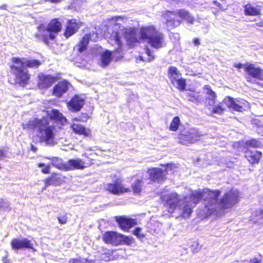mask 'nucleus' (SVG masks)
<instances>
[{"mask_svg": "<svg viewBox=\"0 0 263 263\" xmlns=\"http://www.w3.org/2000/svg\"><path fill=\"white\" fill-rule=\"evenodd\" d=\"M221 192L220 190H203L192 191L189 197L190 201L195 205L202 199L205 202L203 215L204 217L226 209H231L239 201L240 193L238 190L231 189L225 192L218 200Z\"/></svg>", "mask_w": 263, "mask_h": 263, "instance_id": "nucleus-1", "label": "nucleus"}, {"mask_svg": "<svg viewBox=\"0 0 263 263\" xmlns=\"http://www.w3.org/2000/svg\"><path fill=\"white\" fill-rule=\"evenodd\" d=\"M48 120L45 118L41 119L33 118L27 122L22 124V127L25 130L36 129L40 133L45 132V135L41 137V140L46 144L53 145L54 144L53 126H49Z\"/></svg>", "mask_w": 263, "mask_h": 263, "instance_id": "nucleus-2", "label": "nucleus"}, {"mask_svg": "<svg viewBox=\"0 0 263 263\" xmlns=\"http://www.w3.org/2000/svg\"><path fill=\"white\" fill-rule=\"evenodd\" d=\"M166 27L169 29H175L179 26L182 21H185L190 24H193L195 18L187 10L179 9L176 10H166L162 13Z\"/></svg>", "mask_w": 263, "mask_h": 263, "instance_id": "nucleus-3", "label": "nucleus"}, {"mask_svg": "<svg viewBox=\"0 0 263 263\" xmlns=\"http://www.w3.org/2000/svg\"><path fill=\"white\" fill-rule=\"evenodd\" d=\"M62 24L59 18H52L47 26H45L43 24L38 26V33L36 36L45 44L49 45V41L54 40L57 35L62 31Z\"/></svg>", "mask_w": 263, "mask_h": 263, "instance_id": "nucleus-4", "label": "nucleus"}, {"mask_svg": "<svg viewBox=\"0 0 263 263\" xmlns=\"http://www.w3.org/2000/svg\"><path fill=\"white\" fill-rule=\"evenodd\" d=\"M140 39L146 40L152 47L156 49L162 48L165 44L163 34L153 25L141 27Z\"/></svg>", "mask_w": 263, "mask_h": 263, "instance_id": "nucleus-5", "label": "nucleus"}, {"mask_svg": "<svg viewBox=\"0 0 263 263\" xmlns=\"http://www.w3.org/2000/svg\"><path fill=\"white\" fill-rule=\"evenodd\" d=\"M16 65L12 63L9 67L14 76L15 83L20 86L24 87L29 83L31 74L27 69L19 67Z\"/></svg>", "mask_w": 263, "mask_h": 263, "instance_id": "nucleus-6", "label": "nucleus"}, {"mask_svg": "<svg viewBox=\"0 0 263 263\" xmlns=\"http://www.w3.org/2000/svg\"><path fill=\"white\" fill-rule=\"evenodd\" d=\"M161 200L167 211L173 213L177 208H180L183 200L176 192L164 195L161 197Z\"/></svg>", "mask_w": 263, "mask_h": 263, "instance_id": "nucleus-7", "label": "nucleus"}, {"mask_svg": "<svg viewBox=\"0 0 263 263\" xmlns=\"http://www.w3.org/2000/svg\"><path fill=\"white\" fill-rule=\"evenodd\" d=\"M93 163V160L87 155H84L83 158L80 159H71L66 163V172L76 170H83L90 166Z\"/></svg>", "mask_w": 263, "mask_h": 263, "instance_id": "nucleus-8", "label": "nucleus"}, {"mask_svg": "<svg viewBox=\"0 0 263 263\" xmlns=\"http://www.w3.org/2000/svg\"><path fill=\"white\" fill-rule=\"evenodd\" d=\"M200 135L195 130L181 129L178 134L179 142L183 144L193 143L199 140Z\"/></svg>", "mask_w": 263, "mask_h": 263, "instance_id": "nucleus-9", "label": "nucleus"}, {"mask_svg": "<svg viewBox=\"0 0 263 263\" xmlns=\"http://www.w3.org/2000/svg\"><path fill=\"white\" fill-rule=\"evenodd\" d=\"M83 25V22L80 20L76 18L68 20L63 32V36L66 39H69L76 34Z\"/></svg>", "mask_w": 263, "mask_h": 263, "instance_id": "nucleus-10", "label": "nucleus"}, {"mask_svg": "<svg viewBox=\"0 0 263 263\" xmlns=\"http://www.w3.org/2000/svg\"><path fill=\"white\" fill-rule=\"evenodd\" d=\"M106 191L114 195H120L130 192L129 187H125L120 179H117L111 183L106 184Z\"/></svg>", "mask_w": 263, "mask_h": 263, "instance_id": "nucleus-11", "label": "nucleus"}, {"mask_svg": "<svg viewBox=\"0 0 263 263\" xmlns=\"http://www.w3.org/2000/svg\"><path fill=\"white\" fill-rule=\"evenodd\" d=\"M149 179L153 182L161 183L167 179L168 172L167 169L162 170L159 167H153L147 170Z\"/></svg>", "mask_w": 263, "mask_h": 263, "instance_id": "nucleus-12", "label": "nucleus"}, {"mask_svg": "<svg viewBox=\"0 0 263 263\" xmlns=\"http://www.w3.org/2000/svg\"><path fill=\"white\" fill-rule=\"evenodd\" d=\"M11 61L13 64L19 65L20 67L25 69L37 68L42 64L41 62L39 60H26L24 58L12 57Z\"/></svg>", "mask_w": 263, "mask_h": 263, "instance_id": "nucleus-13", "label": "nucleus"}, {"mask_svg": "<svg viewBox=\"0 0 263 263\" xmlns=\"http://www.w3.org/2000/svg\"><path fill=\"white\" fill-rule=\"evenodd\" d=\"M246 67L245 72L248 76L246 78L248 82H251V78L263 81V69L249 62L246 63Z\"/></svg>", "mask_w": 263, "mask_h": 263, "instance_id": "nucleus-14", "label": "nucleus"}, {"mask_svg": "<svg viewBox=\"0 0 263 263\" xmlns=\"http://www.w3.org/2000/svg\"><path fill=\"white\" fill-rule=\"evenodd\" d=\"M115 219L119 228L125 232H128L130 228L137 224L136 219L128 218L124 215L117 216Z\"/></svg>", "mask_w": 263, "mask_h": 263, "instance_id": "nucleus-15", "label": "nucleus"}, {"mask_svg": "<svg viewBox=\"0 0 263 263\" xmlns=\"http://www.w3.org/2000/svg\"><path fill=\"white\" fill-rule=\"evenodd\" d=\"M85 100L81 95H74L67 103L68 109L72 112H78L83 107Z\"/></svg>", "mask_w": 263, "mask_h": 263, "instance_id": "nucleus-16", "label": "nucleus"}, {"mask_svg": "<svg viewBox=\"0 0 263 263\" xmlns=\"http://www.w3.org/2000/svg\"><path fill=\"white\" fill-rule=\"evenodd\" d=\"M10 245L12 249L14 250L25 249H33V245L31 240L26 238L23 239L13 238L10 241Z\"/></svg>", "mask_w": 263, "mask_h": 263, "instance_id": "nucleus-17", "label": "nucleus"}, {"mask_svg": "<svg viewBox=\"0 0 263 263\" xmlns=\"http://www.w3.org/2000/svg\"><path fill=\"white\" fill-rule=\"evenodd\" d=\"M226 106L233 111L242 112L245 109L247 101L243 100H239L234 99L228 96L226 98Z\"/></svg>", "mask_w": 263, "mask_h": 263, "instance_id": "nucleus-18", "label": "nucleus"}, {"mask_svg": "<svg viewBox=\"0 0 263 263\" xmlns=\"http://www.w3.org/2000/svg\"><path fill=\"white\" fill-rule=\"evenodd\" d=\"M123 34L126 39V44L129 47H133L140 43L139 40L136 36L137 33L135 28L124 29Z\"/></svg>", "mask_w": 263, "mask_h": 263, "instance_id": "nucleus-19", "label": "nucleus"}, {"mask_svg": "<svg viewBox=\"0 0 263 263\" xmlns=\"http://www.w3.org/2000/svg\"><path fill=\"white\" fill-rule=\"evenodd\" d=\"M70 83L66 80H63L55 84L52 90V95L58 98H61L68 90Z\"/></svg>", "mask_w": 263, "mask_h": 263, "instance_id": "nucleus-20", "label": "nucleus"}, {"mask_svg": "<svg viewBox=\"0 0 263 263\" xmlns=\"http://www.w3.org/2000/svg\"><path fill=\"white\" fill-rule=\"evenodd\" d=\"M262 157V153L259 151L245 149L244 157L251 165L258 164Z\"/></svg>", "mask_w": 263, "mask_h": 263, "instance_id": "nucleus-21", "label": "nucleus"}, {"mask_svg": "<svg viewBox=\"0 0 263 263\" xmlns=\"http://www.w3.org/2000/svg\"><path fill=\"white\" fill-rule=\"evenodd\" d=\"M120 234L113 231H106L102 235V240L106 244L118 246H119Z\"/></svg>", "mask_w": 263, "mask_h": 263, "instance_id": "nucleus-22", "label": "nucleus"}, {"mask_svg": "<svg viewBox=\"0 0 263 263\" xmlns=\"http://www.w3.org/2000/svg\"><path fill=\"white\" fill-rule=\"evenodd\" d=\"M57 78L51 75H44L39 78L38 86L41 89L50 87L56 81Z\"/></svg>", "mask_w": 263, "mask_h": 263, "instance_id": "nucleus-23", "label": "nucleus"}, {"mask_svg": "<svg viewBox=\"0 0 263 263\" xmlns=\"http://www.w3.org/2000/svg\"><path fill=\"white\" fill-rule=\"evenodd\" d=\"M47 116L51 120L61 125H63L67 121L66 118L57 109H53L48 111Z\"/></svg>", "mask_w": 263, "mask_h": 263, "instance_id": "nucleus-24", "label": "nucleus"}, {"mask_svg": "<svg viewBox=\"0 0 263 263\" xmlns=\"http://www.w3.org/2000/svg\"><path fill=\"white\" fill-rule=\"evenodd\" d=\"M70 128L73 132L77 135L83 136L84 137L91 136V130L86 128L82 124L73 123L71 124Z\"/></svg>", "mask_w": 263, "mask_h": 263, "instance_id": "nucleus-25", "label": "nucleus"}, {"mask_svg": "<svg viewBox=\"0 0 263 263\" xmlns=\"http://www.w3.org/2000/svg\"><path fill=\"white\" fill-rule=\"evenodd\" d=\"M91 38V34H85L81 40L76 44L77 51L79 53H82L87 49V46Z\"/></svg>", "mask_w": 263, "mask_h": 263, "instance_id": "nucleus-26", "label": "nucleus"}, {"mask_svg": "<svg viewBox=\"0 0 263 263\" xmlns=\"http://www.w3.org/2000/svg\"><path fill=\"white\" fill-rule=\"evenodd\" d=\"M237 144L241 145L245 149H250V148H257L261 146V142L258 139L251 138L245 141H239Z\"/></svg>", "mask_w": 263, "mask_h": 263, "instance_id": "nucleus-27", "label": "nucleus"}, {"mask_svg": "<svg viewBox=\"0 0 263 263\" xmlns=\"http://www.w3.org/2000/svg\"><path fill=\"white\" fill-rule=\"evenodd\" d=\"M62 180L60 177L58 176V174L55 173H52L50 176L47 177L44 180L45 187L52 185L60 184Z\"/></svg>", "mask_w": 263, "mask_h": 263, "instance_id": "nucleus-28", "label": "nucleus"}, {"mask_svg": "<svg viewBox=\"0 0 263 263\" xmlns=\"http://www.w3.org/2000/svg\"><path fill=\"white\" fill-rule=\"evenodd\" d=\"M261 10L259 6L254 7L250 4H248L244 6V12L246 15L257 16L259 15Z\"/></svg>", "mask_w": 263, "mask_h": 263, "instance_id": "nucleus-29", "label": "nucleus"}, {"mask_svg": "<svg viewBox=\"0 0 263 263\" xmlns=\"http://www.w3.org/2000/svg\"><path fill=\"white\" fill-rule=\"evenodd\" d=\"M188 197L185 196L183 197V202L184 204L182 207L180 206V208L182 211V215L183 217H189L193 212V209L191 205L189 204V202L186 200Z\"/></svg>", "mask_w": 263, "mask_h": 263, "instance_id": "nucleus-30", "label": "nucleus"}, {"mask_svg": "<svg viewBox=\"0 0 263 263\" xmlns=\"http://www.w3.org/2000/svg\"><path fill=\"white\" fill-rule=\"evenodd\" d=\"M50 165L61 171L66 172V163H64L61 158L53 157L51 160Z\"/></svg>", "mask_w": 263, "mask_h": 263, "instance_id": "nucleus-31", "label": "nucleus"}, {"mask_svg": "<svg viewBox=\"0 0 263 263\" xmlns=\"http://www.w3.org/2000/svg\"><path fill=\"white\" fill-rule=\"evenodd\" d=\"M226 98L222 100L221 102H219L218 104L215 105L214 107L209 109L212 114H217L222 115L226 108Z\"/></svg>", "mask_w": 263, "mask_h": 263, "instance_id": "nucleus-32", "label": "nucleus"}, {"mask_svg": "<svg viewBox=\"0 0 263 263\" xmlns=\"http://www.w3.org/2000/svg\"><path fill=\"white\" fill-rule=\"evenodd\" d=\"M168 77L171 82L175 81L176 79L181 77V74L177 67L175 66H170L168 69Z\"/></svg>", "mask_w": 263, "mask_h": 263, "instance_id": "nucleus-33", "label": "nucleus"}, {"mask_svg": "<svg viewBox=\"0 0 263 263\" xmlns=\"http://www.w3.org/2000/svg\"><path fill=\"white\" fill-rule=\"evenodd\" d=\"M112 59V52L111 51L106 50L101 54V65L102 66H107Z\"/></svg>", "mask_w": 263, "mask_h": 263, "instance_id": "nucleus-34", "label": "nucleus"}, {"mask_svg": "<svg viewBox=\"0 0 263 263\" xmlns=\"http://www.w3.org/2000/svg\"><path fill=\"white\" fill-rule=\"evenodd\" d=\"M203 88L207 90L206 94L209 96L208 104L212 106L215 103L216 98L215 92L208 85H205Z\"/></svg>", "mask_w": 263, "mask_h": 263, "instance_id": "nucleus-35", "label": "nucleus"}, {"mask_svg": "<svg viewBox=\"0 0 263 263\" xmlns=\"http://www.w3.org/2000/svg\"><path fill=\"white\" fill-rule=\"evenodd\" d=\"M171 83L173 85H176V87L180 91H183L186 87V80L184 78L180 77L175 80L174 81H172Z\"/></svg>", "mask_w": 263, "mask_h": 263, "instance_id": "nucleus-36", "label": "nucleus"}, {"mask_svg": "<svg viewBox=\"0 0 263 263\" xmlns=\"http://www.w3.org/2000/svg\"><path fill=\"white\" fill-rule=\"evenodd\" d=\"M143 186V181L141 179H136L134 183L132 184V187L134 193L136 195L140 194L141 192Z\"/></svg>", "mask_w": 263, "mask_h": 263, "instance_id": "nucleus-37", "label": "nucleus"}, {"mask_svg": "<svg viewBox=\"0 0 263 263\" xmlns=\"http://www.w3.org/2000/svg\"><path fill=\"white\" fill-rule=\"evenodd\" d=\"M186 97L188 101L196 103H199L201 101V97L197 92H189L186 95Z\"/></svg>", "mask_w": 263, "mask_h": 263, "instance_id": "nucleus-38", "label": "nucleus"}, {"mask_svg": "<svg viewBox=\"0 0 263 263\" xmlns=\"http://www.w3.org/2000/svg\"><path fill=\"white\" fill-rule=\"evenodd\" d=\"M111 39L114 40L116 44L118 46L117 51H121L122 50V43L121 40V36L117 31H114L110 36Z\"/></svg>", "mask_w": 263, "mask_h": 263, "instance_id": "nucleus-39", "label": "nucleus"}, {"mask_svg": "<svg viewBox=\"0 0 263 263\" xmlns=\"http://www.w3.org/2000/svg\"><path fill=\"white\" fill-rule=\"evenodd\" d=\"M181 124V122L180 120V118L178 116L175 117L173 120H172L170 127L169 129L171 131L176 132L177 131L180 125Z\"/></svg>", "mask_w": 263, "mask_h": 263, "instance_id": "nucleus-40", "label": "nucleus"}, {"mask_svg": "<svg viewBox=\"0 0 263 263\" xmlns=\"http://www.w3.org/2000/svg\"><path fill=\"white\" fill-rule=\"evenodd\" d=\"M133 242V238L131 237L125 236L123 234H120L119 239V246L122 245H131Z\"/></svg>", "mask_w": 263, "mask_h": 263, "instance_id": "nucleus-41", "label": "nucleus"}, {"mask_svg": "<svg viewBox=\"0 0 263 263\" xmlns=\"http://www.w3.org/2000/svg\"><path fill=\"white\" fill-rule=\"evenodd\" d=\"M38 167H42L41 172L44 174H48L50 173V164H45L44 163L40 162L37 164Z\"/></svg>", "mask_w": 263, "mask_h": 263, "instance_id": "nucleus-42", "label": "nucleus"}, {"mask_svg": "<svg viewBox=\"0 0 263 263\" xmlns=\"http://www.w3.org/2000/svg\"><path fill=\"white\" fill-rule=\"evenodd\" d=\"M58 222L61 224H65L68 221L67 213H65L63 215L57 217Z\"/></svg>", "mask_w": 263, "mask_h": 263, "instance_id": "nucleus-43", "label": "nucleus"}, {"mask_svg": "<svg viewBox=\"0 0 263 263\" xmlns=\"http://www.w3.org/2000/svg\"><path fill=\"white\" fill-rule=\"evenodd\" d=\"M141 229L140 228H136L133 231V234L138 238L142 239L145 237V234L141 233Z\"/></svg>", "mask_w": 263, "mask_h": 263, "instance_id": "nucleus-44", "label": "nucleus"}, {"mask_svg": "<svg viewBox=\"0 0 263 263\" xmlns=\"http://www.w3.org/2000/svg\"><path fill=\"white\" fill-rule=\"evenodd\" d=\"M190 248L193 253H196L200 249V247L198 243L195 242L191 246Z\"/></svg>", "mask_w": 263, "mask_h": 263, "instance_id": "nucleus-45", "label": "nucleus"}, {"mask_svg": "<svg viewBox=\"0 0 263 263\" xmlns=\"http://www.w3.org/2000/svg\"><path fill=\"white\" fill-rule=\"evenodd\" d=\"M7 149L8 148L5 147L0 148V159L6 157L8 152Z\"/></svg>", "mask_w": 263, "mask_h": 263, "instance_id": "nucleus-46", "label": "nucleus"}, {"mask_svg": "<svg viewBox=\"0 0 263 263\" xmlns=\"http://www.w3.org/2000/svg\"><path fill=\"white\" fill-rule=\"evenodd\" d=\"M145 53H146L148 57L149 61H151L154 59L155 57L153 55V53L151 50L150 49H149L148 48H146L145 49Z\"/></svg>", "mask_w": 263, "mask_h": 263, "instance_id": "nucleus-47", "label": "nucleus"}, {"mask_svg": "<svg viewBox=\"0 0 263 263\" xmlns=\"http://www.w3.org/2000/svg\"><path fill=\"white\" fill-rule=\"evenodd\" d=\"M87 119V116H84L83 117H76L75 118H74L73 119V121H81V122H84V121H86Z\"/></svg>", "mask_w": 263, "mask_h": 263, "instance_id": "nucleus-48", "label": "nucleus"}, {"mask_svg": "<svg viewBox=\"0 0 263 263\" xmlns=\"http://www.w3.org/2000/svg\"><path fill=\"white\" fill-rule=\"evenodd\" d=\"M234 66L236 68H243L245 69V71H246V63L245 64H242L241 63H235L234 64Z\"/></svg>", "mask_w": 263, "mask_h": 263, "instance_id": "nucleus-49", "label": "nucleus"}, {"mask_svg": "<svg viewBox=\"0 0 263 263\" xmlns=\"http://www.w3.org/2000/svg\"><path fill=\"white\" fill-rule=\"evenodd\" d=\"M250 263H261V260L255 257L250 260Z\"/></svg>", "mask_w": 263, "mask_h": 263, "instance_id": "nucleus-50", "label": "nucleus"}, {"mask_svg": "<svg viewBox=\"0 0 263 263\" xmlns=\"http://www.w3.org/2000/svg\"><path fill=\"white\" fill-rule=\"evenodd\" d=\"M5 202L3 198H0V210L5 207Z\"/></svg>", "mask_w": 263, "mask_h": 263, "instance_id": "nucleus-51", "label": "nucleus"}, {"mask_svg": "<svg viewBox=\"0 0 263 263\" xmlns=\"http://www.w3.org/2000/svg\"><path fill=\"white\" fill-rule=\"evenodd\" d=\"M45 2H49L53 4H58L61 2L62 0H44Z\"/></svg>", "mask_w": 263, "mask_h": 263, "instance_id": "nucleus-52", "label": "nucleus"}, {"mask_svg": "<svg viewBox=\"0 0 263 263\" xmlns=\"http://www.w3.org/2000/svg\"><path fill=\"white\" fill-rule=\"evenodd\" d=\"M193 42L197 46H198L200 44V40L198 38L194 39L193 41Z\"/></svg>", "mask_w": 263, "mask_h": 263, "instance_id": "nucleus-53", "label": "nucleus"}, {"mask_svg": "<svg viewBox=\"0 0 263 263\" xmlns=\"http://www.w3.org/2000/svg\"><path fill=\"white\" fill-rule=\"evenodd\" d=\"M3 263H10L9 260L8 259L7 255H5L2 257Z\"/></svg>", "mask_w": 263, "mask_h": 263, "instance_id": "nucleus-54", "label": "nucleus"}, {"mask_svg": "<svg viewBox=\"0 0 263 263\" xmlns=\"http://www.w3.org/2000/svg\"><path fill=\"white\" fill-rule=\"evenodd\" d=\"M256 26L258 27H263V21L255 23Z\"/></svg>", "mask_w": 263, "mask_h": 263, "instance_id": "nucleus-55", "label": "nucleus"}, {"mask_svg": "<svg viewBox=\"0 0 263 263\" xmlns=\"http://www.w3.org/2000/svg\"><path fill=\"white\" fill-rule=\"evenodd\" d=\"M213 3L215 5H216V6H217L220 9H221V4H220L219 3H218L217 1H213Z\"/></svg>", "mask_w": 263, "mask_h": 263, "instance_id": "nucleus-56", "label": "nucleus"}, {"mask_svg": "<svg viewBox=\"0 0 263 263\" xmlns=\"http://www.w3.org/2000/svg\"><path fill=\"white\" fill-rule=\"evenodd\" d=\"M7 8V5H6V4H4V5H2L1 6H0L1 9L6 10Z\"/></svg>", "mask_w": 263, "mask_h": 263, "instance_id": "nucleus-57", "label": "nucleus"}, {"mask_svg": "<svg viewBox=\"0 0 263 263\" xmlns=\"http://www.w3.org/2000/svg\"><path fill=\"white\" fill-rule=\"evenodd\" d=\"M31 150H32V151H33L34 152H36V151L37 148H36L35 147H34V145H31Z\"/></svg>", "mask_w": 263, "mask_h": 263, "instance_id": "nucleus-58", "label": "nucleus"}, {"mask_svg": "<svg viewBox=\"0 0 263 263\" xmlns=\"http://www.w3.org/2000/svg\"><path fill=\"white\" fill-rule=\"evenodd\" d=\"M259 215L263 216V209L259 212Z\"/></svg>", "mask_w": 263, "mask_h": 263, "instance_id": "nucleus-59", "label": "nucleus"}]
</instances>
